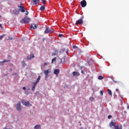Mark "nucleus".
I'll return each mask as SVG.
<instances>
[{"instance_id": "nucleus-6", "label": "nucleus", "mask_w": 129, "mask_h": 129, "mask_svg": "<svg viewBox=\"0 0 129 129\" xmlns=\"http://www.w3.org/2000/svg\"><path fill=\"white\" fill-rule=\"evenodd\" d=\"M16 109L18 110L19 111H21L22 110V107H21V102H19L17 104H16Z\"/></svg>"}, {"instance_id": "nucleus-39", "label": "nucleus", "mask_w": 129, "mask_h": 129, "mask_svg": "<svg viewBox=\"0 0 129 129\" xmlns=\"http://www.w3.org/2000/svg\"><path fill=\"white\" fill-rule=\"evenodd\" d=\"M9 40H12V39H13V38H11V37H9Z\"/></svg>"}, {"instance_id": "nucleus-9", "label": "nucleus", "mask_w": 129, "mask_h": 129, "mask_svg": "<svg viewBox=\"0 0 129 129\" xmlns=\"http://www.w3.org/2000/svg\"><path fill=\"white\" fill-rule=\"evenodd\" d=\"M13 14L15 15H18L20 14V10H19V9L14 10Z\"/></svg>"}, {"instance_id": "nucleus-34", "label": "nucleus", "mask_w": 129, "mask_h": 129, "mask_svg": "<svg viewBox=\"0 0 129 129\" xmlns=\"http://www.w3.org/2000/svg\"><path fill=\"white\" fill-rule=\"evenodd\" d=\"M29 14V12H28V11H26V12H25V15H28Z\"/></svg>"}, {"instance_id": "nucleus-24", "label": "nucleus", "mask_w": 129, "mask_h": 129, "mask_svg": "<svg viewBox=\"0 0 129 129\" xmlns=\"http://www.w3.org/2000/svg\"><path fill=\"white\" fill-rule=\"evenodd\" d=\"M38 83V82H34V83H33V86H36Z\"/></svg>"}, {"instance_id": "nucleus-45", "label": "nucleus", "mask_w": 129, "mask_h": 129, "mask_svg": "<svg viewBox=\"0 0 129 129\" xmlns=\"http://www.w3.org/2000/svg\"><path fill=\"white\" fill-rule=\"evenodd\" d=\"M2 94H4V93H3V92H2Z\"/></svg>"}, {"instance_id": "nucleus-28", "label": "nucleus", "mask_w": 129, "mask_h": 129, "mask_svg": "<svg viewBox=\"0 0 129 129\" xmlns=\"http://www.w3.org/2000/svg\"><path fill=\"white\" fill-rule=\"evenodd\" d=\"M35 87H36V86H33L32 87V91H34V90H35Z\"/></svg>"}, {"instance_id": "nucleus-18", "label": "nucleus", "mask_w": 129, "mask_h": 129, "mask_svg": "<svg viewBox=\"0 0 129 129\" xmlns=\"http://www.w3.org/2000/svg\"><path fill=\"white\" fill-rule=\"evenodd\" d=\"M32 58H34V54H31L30 56H27V59H31Z\"/></svg>"}, {"instance_id": "nucleus-40", "label": "nucleus", "mask_w": 129, "mask_h": 129, "mask_svg": "<svg viewBox=\"0 0 129 129\" xmlns=\"http://www.w3.org/2000/svg\"><path fill=\"white\" fill-rule=\"evenodd\" d=\"M81 73H82V74H84V71H82Z\"/></svg>"}, {"instance_id": "nucleus-14", "label": "nucleus", "mask_w": 129, "mask_h": 129, "mask_svg": "<svg viewBox=\"0 0 129 129\" xmlns=\"http://www.w3.org/2000/svg\"><path fill=\"white\" fill-rule=\"evenodd\" d=\"M114 129H122V126H121V125H120V126H118V125L114 126Z\"/></svg>"}, {"instance_id": "nucleus-26", "label": "nucleus", "mask_w": 129, "mask_h": 129, "mask_svg": "<svg viewBox=\"0 0 129 129\" xmlns=\"http://www.w3.org/2000/svg\"><path fill=\"white\" fill-rule=\"evenodd\" d=\"M42 3L44 5H45L46 4V2L45 1V0H42Z\"/></svg>"}, {"instance_id": "nucleus-15", "label": "nucleus", "mask_w": 129, "mask_h": 129, "mask_svg": "<svg viewBox=\"0 0 129 129\" xmlns=\"http://www.w3.org/2000/svg\"><path fill=\"white\" fill-rule=\"evenodd\" d=\"M115 125H116V122H114L113 121L111 122L109 124L110 127H111L112 126H116Z\"/></svg>"}, {"instance_id": "nucleus-7", "label": "nucleus", "mask_w": 129, "mask_h": 129, "mask_svg": "<svg viewBox=\"0 0 129 129\" xmlns=\"http://www.w3.org/2000/svg\"><path fill=\"white\" fill-rule=\"evenodd\" d=\"M18 8H19V12H21V13H25V8H24V7L20 6H18Z\"/></svg>"}, {"instance_id": "nucleus-13", "label": "nucleus", "mask_w": 129, "mask_h": 129, "mask_svg": "<svg viewBox=\"0 0 129 129\" xmlns=\"http://www.w3.org/2000/svg\"><path fill=\"white\" fill-rule=\"evenodd\" d=\"M39 3V0H32L33 5H38Z\"/></svg>"}, {"instance_id": "nucleus-31", "label": "nucleus", "mask_w": 129, "mask_h": 129, "mask_svg": "<svg viewBox=\"0 0 129 129\" xmlns=\"http://www.w3.org/2000/svg\"><path fill=\"white\" fill-rule=\"evenodd\" d=\"M112 118V116L111 115H109V116H108V118L110 119Z\"/></svg>"}, {"instance_id": "nucleus-32", "label": "nucleus", "mask_w": 129, "mask_h": 129, "mask_svg": "<svg viewBox=\"0 0 129 129\" xmlns=\"http://www.w3.org/2000/svg\"><path fill=\"white\" fill-rule=\"evenodd\" d=\"M63 36L62 34H58V37H62Z\"/></svg>"}, {"instance_id": "nucleus-17", "label": "nucleus", "mask_w": 129, "mask_h": 129, "mask_svg": "<svg viewBox=\"0 0 129 129\" xmlns=\"http://www.w3.org/2000/svg\"><path fill=\"white\" fill-rule=\"evenodd\" d=\"M41 126L40 125L37 124L34 126V129H40Z\"/></svg>"}, {"instance_id": "nucleus-4", "label": "nucleus", "mask_w": 129, "mask_h": 129, "mask_svg": "<svg viewBox=\"0 0 129 129\" xmlns=\"http://www.w3.org/2000/svg\"><path fill=\"white\" fill-rule=\"evenodd\" d=\"M21 102H22V104L24 105H25L26 107L31 106V104H30V102L27 100H23L21 101Z\"/></svg>"}, {"instance_id": "nucleus-30", "label": "nucleus", "mask_w": 129, "mask_h": 129, "mask_svg": "<svg viewBox=\"0 0 129 129\" xmlns=\"http://www.w3.org/2000/svg\"><path fill=\"white\" fill-rule=\"evenodd\" d=\"M73 48L76 49V48H77V47L76 45H74V46H73Z\"/></svg>"}, {"instance_id": "nucleus-23", "label": "nucleus", "mask_w": 129, "mask_h": 129, "mask_svg": "<svg viewBox=\"0 0 129 129\" xmlns=\"http://www.w3.org/2000/svg\"><path fill=\"white\" fill-rule=\"evenodd\" d=\"M93 100H94V98H93V97L89 98V101H90L93 102Z\"/></svg>"}, {"instance_id": "nucleus-38", "label": "nucleus", "mask_w": 129, "mask_h": 129, "mask_svg": "<svg viewBox=\"0 0 129 129\" xmlns=\"http://www.w3.org/2000/svg\"><path fill=\"white\" fill-rule=\"evenodd\" d=\"M23 89L24 90H26V88H25V87H23Z\"/></svg>"}, {"instance_id": "nucleus-19", "label": "nucleus", "mask_w": 129, "mask_h": 129, "mask_svg": "<svg viewBox=\"0 0 129 129\" xmlns=\"http://www.w3.org/2000/svg\"><path fill=\"white\" fill-rule=\"evenodd\" d=\"M45 7L44 5H43L40 7V10L43 11L45 10Z\"/></svg>"}, {"instance_id": "nucleus-3", "label": "nucleus", "mask_w": 129, "mask_h": 129, "mask_svg": "<svg viewBox=\"0 0 129 129\" xmlns=\"http://www.w3.org/2000/svg\"><path fill=\"white\" fill-rule=\"evenodd\" d=\"M83 19H84V16H82L81 17V19L78 20L77 22H76L75 25L77 26V25H83Z\"/></svg>"}, {"instance_id": "nucleus-11", "label": "nucleus", "mask_w": 129, "mask_h": 129, "mask_svg": "<svg viewBox=\"0 0 129 129\" xmlns=\"http://www.w3.org/2000/svg\"><path fill=\"white\" fill-rule=\"evenodd\" d=\"M80 76V74H79V72H73V76Z\"/></svg>"}, {"instance_id": "nucleus-16", "label": "nucleus", "mask_w": 129, "mask_h": 129, "mask_svg": "<svg viewBox=\"0 0 129 129\" xmlns=\"http://www.w3.org/2000/svg\"><path fill=\"white\" fill-rule=\"evenodd\" d=\"M10 60H4L3 61H0V64H2L3 63H6V62H10Z\"/></svg>"}, {"instance_id": "nucleus-37", "label": "nucleus", "mask_w": 129, "mask_h": 129, "mask_svg": "<svg viewBox=\"0 0 129 129\" xmlns=\"http://www.w3.org/2000/svg\"><path fill=\"white\" fill-rule=\"evenodd\" d=\"M0 27H1V28L3 29V27H2V25L1 24H0Z\"/></svg>"}, {"instance_id": "nucleus-1", "label": "nucleus", "mask_w": 129, "mask_h": 129, "mask_svg": "<svg viewBox=\"0 0 129 129\" xmlns=\"http://www.w3.org/2000/svg\"><path fill=\"white\" fill-rule=\"evenodd\" d=\"M31 21V19L27 16L24 17V18L20 21L21 24H28Z\"/></svg>"}, {"instance_id": "nucleus-25", "label": "nucleus", "mask_w": 129, "mask_h": 129, "mask_svg": "<svg viewBox=\"0 0 129 129\" xmlns=\"http://www.w3.org/2000/svg\"><path fill=\"white\" fill-rule=\"evenodd\" d=\"M40 78H41L40 76L38 77V79H37V80H36V82H39V80H40Z\"/></svg>"}, {"instance_id": "nucleus-22", "label": "nucleus", "mask_w": 129, "mask_h": 129, "mask_svg": "<svg viewBox=\"0 0 129 129\" xmlns=\"http://www.w3.org/2000/svg\"><path fill=\"white\" fill-rule=\"evenodd\" d=\"M98 80H101L102 79H104V77H103L102 76H100L98 77Z\"/></svg>"}, {"instance_id": "nucleus-5", "label": "nucleus", "mask_w": 129, "mask_h": 129, "mask_svg": "<svg viewBox=\"0 0 129 129\" xmlns=\"http://www.w3.org/2000/svg\"><path fill=\"white\" fill-rule=\"evenodd\" d=\"M80 5L82 8H85L86 5H87V3L85 0H83L80 2Z\"/></svg>"}, {"instance_id": "nucleus-27", "label": "nucleus", "mask_w": 129, "mask_h": 129, "mask_svg": "<svg viewBox=\"0 0 129 129\" xmlns=\"http://www.w3.org/2000/svg\"><path fill=\"white\" fill-rule=\"evenodd\" d=\"M56 57L53 58V59H52V61H51V62L53 63V61H54L56 60Z\"/></svg>"}, {"instance_id": "nucleus-41", "label": "nucleus", "mask_w": 129, "mask_h": 129, "mask_svg": "<svg viewBox=\"0 0 129 129\" xmlns=\"http://www.w3.org/2000/svg\"><path fill=\"white\" fill-rule=\"evenodd\" d=\"M116 91H118V89H116Z\"/></svg>"}, {"instance_id": "nucleus-35", "label": "nucleus", "mask_w": 129, "mask_h": 129, "mask_svg": "<svg viewBox=\"0 0 129 129\" xmlns=\"http://www.w3.org/2000/svg\"><path fill=\"white\" fill-rule=\"evenodd\" d=\"M13 76H15V75H17V73H14L13 74H12Z\"/></svg>"}, {"instance_id": "nucleus-21", "label": "nucleus", "mask_w": 129, "mask_h": 129, "mask_svg": "<svg viewBox=\"0 0 129 129\" xmlns=\"http://www.w3.org/2000/svg\"><path fill=\"white\" fill-rule=\"evenodd\" d=\"M107 91H108V93H109V94L110 95V96H112V94L111 91L110 90L108 89Z\"/></svg>"}, {"instance_id": "nucleus-12", "label": "nucleus", "mask_w": 129, "mask_h": 129, "mask_svg": "<svg viewBox=\"0 0 129 129\" xmlns=\"http://www.w3.org/2000/svg\"><path fill=\"white\" fill-rule=\"evenodd\" d=\"M37 27L38 26L36 24L31 25L30 26V29L33 28V30L36 29Z\"/></svg>"}, {"instance_id": "nucleus-43", "label": "nucleus", "mask_w": 129, "mask_h": 129, "mask_svg": "<svg viewBox=\"0 0 129 129\" xmlns=\"http://www.w3.org/2000/svg\"><path fill=\"white\" fill-rule=\"evenodd\" d=\"M2 18V16L0 15V18Z\"/></svg>"}, {"instance_id": "nucleus-20", "label": "nucleus", "mask_w": 129, "mask_h": 129, "mask_svg": "<svg viewBox=\"0 0 129 129\" xmlns=\"http://www.w3.org/2000/svg\"><path fill=\"white\" fill-rule=\"evenodd\" d=\"M21 63H22V66L23 67H25L27 66V64L25 63L24 61H23L22 62H21Z\"/></svg>"}, {"instance_id": "nucleus-36", "label": "nucleus", "mask_w": 129, "mask_h": 129, "mask_svg": "<svg viewBox=\"0 0 129 129\" xmlns=\"http://www.w3.org/2000/svg\"><path fill=\"white\" fill-rule=\"evenodd\" d=\"M44 66H47V62H44Z\"/></svg>"}, {"instance_id": "nucleus-33", "label": "nucleus", "mask_w": 129, "mask_h": 129, "mask_svg": "<svg viewBox=\"0 0 129 129\" xmlns=\"http://www.w3.org/2000/svg\"><path fill=\"white\" fill-rule=\"evenodd\" d=\"M100 94H101V96H102V95H103V91H100Z\"/></svg>"}, {"instance_id": "nucleus-10", "label": "nucleus", "mask_w": 129, "mask_h": 129, "mask_svg": "<svg viewBox=\"0 0 129 129\" xmlns=\"http://www.w3.org/2000/svg\"><path fill=\"white\" fill-rule=\"evenodd\" d=\"M60 72L59 69H55L54 71V74H55L56 76L58 75Z\"/></svg>"}, {"instance_id": "nucleus-44", "label": "nucleus", "mask_w": 129, "mask_h": 129, "mask_svg": "<svg viewBox=\"0 0 129 129\" xmlns=\"http://www.w3.org/2000/svg\"><path fill=\"white\" fill-rule=\"evenodd\" d=\"M21 5H22V3H21Z\"/></svg>"}, {"instance_id": "nucleus-8", "label": "nucleus", "mask_w": 129, "mask_h": 129, "mask_svg": "<svg viewBox=\"0 0 129 129\" xmlns=\"http://www.w3.org/2000/svg\"><path fill=\"white\" fill-rule=\"evenodd\" d=\"M51 72L50 69H47V70H44V73L45 75H46V78H48V74Z\"/></svg>"}, {"instance_id": "nucleus-42", "label": "nucleus", "mask_w": 129, "mask_h": 129, "mask_svg": "<svg viewBox=\"0 0 129 129\" xmlns=\"http://www.w3.org/2000/svg\"><path fill=\"white\" fill-rule=\"evenodd\" d=\"M115 96H116V95L115 94V93H114V95Z\"/></svg>"}, {"instance_id": "nucleus-29", "label": "nucleus", "mask_w": 129, "mask_h": 129, "mask_svg": "<svg viewBox=\"0 0 129 129\" xmlns=\"http://www.w3.org/2000/svg\"><path fill=\"white\" fill-rule=\"evenodd\" d=\"M4 37V35H2V36H0V40H1L2 39H3Z\"/></svg>"}, {"instance_id": "nucleus-2", "label": "nucleus", "mask_w": 129, "mask_h": 129, "mask_svg": "<svg viewBox=\"0 0 129 129\" xmlns=\"http://www.w3.org/2000/svg\"><path fill=\"white\" fill-rule=\"evenodd\" d=\"M53 32V30L52 28L46 27V28L45 29V30H44L45 34H50Z\"/></svg>"}]
</instances>
